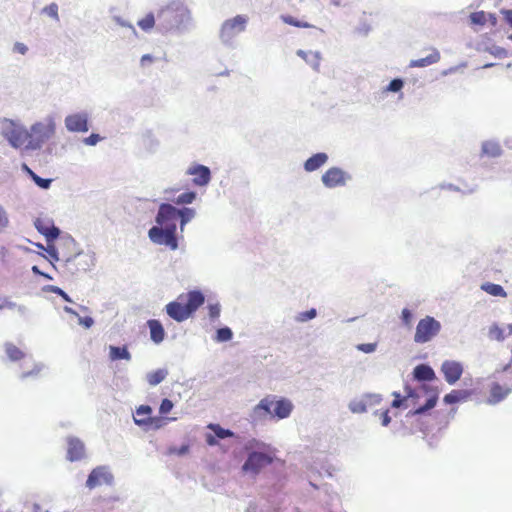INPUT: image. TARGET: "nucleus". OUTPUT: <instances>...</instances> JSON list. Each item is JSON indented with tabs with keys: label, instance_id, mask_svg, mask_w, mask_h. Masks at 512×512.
<instances>
[{
	"label": "nucleus",
	"instance_id": "nucleus-55",
	"mask_svg": "<svg viewBox=\"0 0 512 512\" xmlns=\"http://www.w3.org/2000/svg\"><path fill=\"white\" fill-rule=\"evenodd\" d=\"M377 348V343H361L356 346L358 351L363 353H373Z\"/></svg>",
	"mask_w": 512,
	"mask_h": 512
},
{
	"label": "nucleus",
	"instance_id": "nucleus-50",
	"mask_svg": "<svg viewBox=\"0 0 512 512\" xmlns=\"http://www.w3.org/2000/svg\"><path fill=\"white\" fill-rule=\"evenodd\" d=\"M136 415L134 418H146L151 417L152 414V408L149 405H140L136 408Z\"/></svg>",
	"mask_w": 512,
	"mask_h": 512
},
{
	"label": "nucleus",
	"instance_id": "nucleus-21",
	"mask_svg": "<svg viewBox=\"0 0 512 512\" xmlns=\"http://www.w3.org/2000/svg\"><path fill=\"white\" fill-rule=\"evenodd\" d=\"M147 326L150 331V339L155 344H160L165 338V330L162 323L156 319H150L147 321Z\"/></svg>",
	"mask_w": 512,
	"mask_h": 512
},
{
	"label": "nucleus",
	"instance_id": "nucleus-17",
	"mask_svg": "<svg viewBox=\"0 0 512 512\" xmlns=\"http://www.w3.org/2000/svg\"><path fill=\"white\" fill-rule=\"evenodd\" d=\"M413 379L419 383L431 382L436 379L433 368L428 364H418L414 367Z\"/></svg>",
	"mask_w": 512,
	"mask_h": 512
},
{
	"label": "nucleus",
	"instance_id": "nucleus-43",
	"mask_svg": "<svg viewBox=\"0 0 512 512\" xmlns=\"http://www.w3.org/2000/svg\"><path fill=\"white\" fill-rule=\"evenodd\" d=\"M207 309H208V316L212 322H214L215 320H217L220 317L221 305L219 302L208 303Z\"/></svg>",
	"mask_w": 512,
	"mask_h": 512
},
{
	"label": "nucleus",
	"instance_id": "nucleus-7",
	"mask_svg": "<svg viewBox=\"0 0 512 512\" xmlns=\"http://www.w3.org/2000/svg\"><path fill=\"white\" fill-rule=\"evenodd\" d=\"M94 265L95 258L93 255L81 251L65 258L64 272L71 277H79L90 271Z\"/></svg>",
	"mask_w": 512,
	"mask_h": 512
},
{
	"label": "nucleus",
	"instance_id": "nucleus-10",
	"mask_svg": "<svg viewBox=\"0 0 512 512\" xmlns=\"http://www.w3.org/2000/svg\"><path fill=\"white\" fill-rule=\"evenodd\" d=\"M352 180V175L340 167H331L321 176V182L324 187L334 189L344 187Z\"/></svg>",
	"mask_w": 512,
	"mask_h": 512
},
{
	"label": "nucleus",
	"instance_id": "nucleus-4",
	"mask_svg": "<svg viewBox=\"0 0 512 512\" xmlns=\"http://www.w3.org/2000/svg\"><path fill=\"white\" fill-rule=\"evenodd\" d=\"M293 410L292 402L287 398H280L274 401V397H265L253 408L251 418L253 421L264 419L271 415L278 419H285L290 416Z\"/></svg>",
	"mask_w": 512,
	"mask_h": 512
},
{
	"label": "nucleus",
	"instance_id": "nucleus-48",
	"mask_svg": "<svg viewBox=\"0 0 512 512\" xmlns=\"http://www.w3.org/2000/svg\"><path fill=\"white\" fill-rule=\"evenodd\" d=\"M471 23L475 25H484L486 22V14L484 11L473 12L469 16Z\"/></svg>",
	"mask_w": 512,
	"mask_h": 512
},
{
	"label": "nucleus",
	"instance_id": "nucleus-64",
	"mask_svg": "<svg viewBox=\"0 0 512 512\" xmlns=\"http://www.w3.org/2000/svg\"><path fill=\"white\" fill-rule=\"evenodd\" d=\"M412 312L408 308H404L401 312V320L405 325H409L412 320Z\"/></svg>",
	"mask_w": 512,
	"mask_h": 512
},
{
	"label": "nucleus",
	"instance_id": "nucleus-31",
	"mask_svg": "<svg viewBox=\"0 0 512 512\" xmlns=\"http://www.w3.org/2000/svg\"><path fill=\"white\" fill-rule=\"evenodd\" d=\"M48 224H50L49 228L42 232L41 235L45 237L47 244H54V241L60 237L61 230L59 227L55 226L54 222L50 219H48Z\"/></svg>",
	"mask_w": 512,
	"mask_h": 512
},
{
	"label": "nucleus",
	"instance_id": "nucleus-59",
	"mask_svg": "<svg viewBox=\"0 0 512 512\" xmlns=\"http://www.w3.org/2000/svg\"><path fill=\"white\" fill-rule=\"evenodd\" d=\"M34 226L36 228V230L42 234V232L46 231L50 224H48V220H43V219H40V218H37L35 221H34Z\"/></svg>",
	"mask_w": 512,
	"mask_h": 512
},
{
	"label": "nucleus",
	"instance_id": "nucleus-40",
	"mask_svg": "<svg viewBox=\"0 0 512 512\" xmlns=\"http://www.w3.org/2000/svg\"><path fill=\"white\" fill-rule=\"evenodd\" d=\"M281 20L285 24H288V25H291V26H294V27H299V28H310V27H312V25L309 24L308 22L300 21V20L296 19L295 17H293L291 15H281Z\"/></svg>",
	"mask_w": 512,
	"mask_h": 512
},
{
	"label": "nucleus",
	"instance_id": "nucleus-41",
	"mask_svg": "<svg viewBox=\"0 0 512 512\" xmlns=\"http://www.w3.org/2000/svg\"><path fill=\"white\" fill-rule=\"evenodd\" d=\"M44 291L54 293L60 296L65 302L73 303L71 297L60 287L54 285H47L44 288Z\"/></svg>",
	"mask_w": 512,
	"mask_h": 512
},
{
	"label": "nucleus",
	"instance_id": "nucleus-9",
	"mask_svg": "<svg viewBox=\"0 0 512 512\" xmlns=\"http://www.w3.org/2000/svg\"><path fill=\"white\" fill-rule=\"evenodd\" d=\"M441 330V324L432 316L421 319L414 334V342L423 344L432 340Z\"/></svg>",
	"mask_w": 512,
	"mask_h": 512
},
{
	"label": "nucleus",
	"instance_id": "nucleus-60",
	"mask_svg": "<svg viewBox=\"0 0 512 512\" xmlns=\"http://www.w3.org/2000/svg\"><path fill=\"white\" fill-rule=\"evenodd\" d=\"M428 382H425V383H420V386L417 388L420 392V395H431L434 391H438L437 388H434V387H431L427 384Z\"/></svg>",
	"mask_w": 512,
	"mask_h": 512
},
{
	"label": "nucleus",
	"instance_id": "nucleus-63",
	"mask_svg": "<svg viewBox=\"0 0 512 512\" xmlns=\"http://www.w3.org/2000/svg\"><path fill=\"white\" fill-rule=\"evenodd\" d=\"M60 241L67 248L74 247L76 245L75 239L71 235H69V234H66V235L62 236L60 238Z\"/></svg>",
	"mask_w": 512,
	"mask_h": 512
},
{
	"label": "nucleus",
	"instance_id": "nucleus-42",
	"mask_svg": "<svg viewBox=\"0 0 512 512\" xmlns=\"http://www.w3.org/2000/svg\"><path fill=\"white\" fill-rule=\"evenodd\" d=\"M144 144L150 151L154 152L159 146V141L152 132L148 131L144 134Z\"/></svg>",
	"mask_w": 512,
	"mask_h": 512
},
{
	"label": "nucleus",
	"instance_id": "nucleus-58",
	"mask_svg": "<svg viewBox=\"0 0 512 512\" xmlns=\"http://www.w3.org/2000/svg\"><path fill=\"white\" fill-rule=\"evenodd\" d=\"M45 251L48 253V255L53 261L60 260L58 249L54 244H47Z\"/></svg>",
	"mask_w": 512,
	"mask_h": 512
},
{
	"label": "nucleus",
	"instance_id": "nucleus-5",
	"mask_svg": "<svg viewBox=\"0 0 512 512\" xmlns=\"http://www.w3.org/2000/svg\"><path fill=\"white\" fill-rule=\"evenodd\" d=\"M55 129V121L51 117L48 118L46 122L34 123L31 125L30 130H28V143L25 149L31 151L40 150L55 134Z\"/></svg>",
	"mask_w": 512,
	"mask_h": 512
},
{
	"label": "nucleus",
	"instance_id": "nucleus-24",
	"mask_svg": "<svg viewBox=\"0 0 512 512\" xmlns=\"http://www.w3.org/2000/svg\"><path fill=\"white\" fill-rule=\"evenodd\" d=\"M176 215L177 220L180 222V229L181 231L184 230V227L196 216V210L194 208L190 207H182L177 208L176 207Z\"/></svg>",
	"mask_w": 512,
	"mask_h": 512
},
{
	"label": "nucleus",
	"instance_id": "nucleus-3",
	"mask_svg": "<svg viewBox=\"0 0 512 512\" xmlns=\"http://www.w3.org/2000/svg\"><path fill=\"white\" fill-rule=\"evenodd\" d=\"M247 454L241 470L244 474L257 476L262 469L272 464L274 454L271 447L256 439L249 440L243 447Z\"/></svg>",
	"mask_w": 512,
	"mask_h": 512
},
{
	"label": "nucleus",
	"instance_id": "nucleus-14",
	"mask_svg": "<svg viewBox=\"0 0 512 512\" xmlns=\"http://www.w3.org/2000/svg\"><path fill=\"white\" fill-rule=\"evenodd\" d=\"M182 297L181 295L177 300L171 301L165 306L167 315L178 323L184 322L192 317L191 312L188 311L185 304L179 301Z\"/></svg>",
	"mask_w": 512,
	"mask_h": 512
},
{
	"label": "nucleus",
	"instance_id": "nucleus-16",
	"mask_svg": "<svg viewBox=\"0 0 512 512\" xmlns=\"http://www.w3.org/2000/svg\"><path fill=\"white\" fill-rule=\"evenodd\" d=\"M85 455L84 443L76 437L67 439V460L70 462L80 461Z\"/></svg>",
	"mask_w": 512,
	"mask_h": 512
},
{
	"label": "nucleus",
	"instance_id": "nucleus-30",
	"mask_svg": "<svg viewBox=\"0 0 512 512\" xmlns=\"http://www.w3.org/2000/svg\"><path fill=\"white\" fill-rule=\"evenodd\" d=\"M48 224H50L49 228L42 232L41 235L45 237L47 244H54V241L60 237L61 230L59 227L55 226L54 222L50 219H48Z\"/></svg>",
	"mask_w": 512,
	"mask_h": 512
},
{
	"label": "nucleus",
	"instance_id": "nucleus-27",
	"mask_svg": "<svg viewBox=\"0 0 512 512\" xmlns=\"http://www.w3.org/2000/svg\"><path fill=\"white\" fill-rule=\"evenodd\" d=\"M109 357L112 361L117 360H130L131 354L126 346H113L109 347Z\"/></svg>",
	"mask_w": 512,
	"mask_h": 512
},
{
	"label": "nucleus",
	"instance_id": "nucleus-38",
	"mask_svg": "<svg viewBox=\"0 0 512 512\" xmlns=\"http://www.w3.org/2000/svg\"><path fill=\"white\" fill-rule=\"evenodd\" d=\"M5 352L11 361H18L24 356V353L12 343L5 344Z\"/></svg>",
	"mask_w": 512,
	"mask_h": 512
},
{
	"label": "nucleus",
	"instance_id": "nucleus-52",
	"mask_svg": "<svg viewBox=\"0 0 512 512\" xmlns=\"http://www.w3.org/2000/svg\"><path fill=\"white\" fill-rule=\"evenodd\" d=\"M491 55L499 58V59H503V58H506L508 56V52L506 49H504L503 47H500V46H492L491 48H489L487 50Z\"/></svg>",
	"mask_w": 512,
	"mask_h": 512
},
{
	"label": "nucleus",
	"instance_id": "nucleus-8",
	"mask_svg": "<svg viewBox=\"0 0 512 512\" xmlns=\"http://www.w3.org/2000/svg\"><path fill=\"white\" fill-rule=\"evenodd\" d=\"M248 21L249 17L244 14L225 20L219 32L221 42L226 46H232L235 37L246 30Z\"/></svg>",
	"mask_w": 512,
	"mask_h": 512
},
{
	"label": "nucleus",
	"instance_id": "nucleus-33",
	"mask_svg": "<svg viewBox=\"0 0 512 512\" xmlns=\"http://www.w3.org/2000/svg\"><path fill=\"white\" fill-rule=\"evenodd\" d=\"M208 428L215 434V437L218 440H223L226 438L234 437V432L230 429H225L221 427L219 424H209Z\"/></svg>",
	"mask_w": 512,
	"mask_h": 512
},
{
	"label": "nucleus",
	"instance_id": "nucleus-11",
	"mask_svg": "<svg viewBox=\"0 0 512 512\" xmlns=\"http://www.w3.org/2000/svg\"><path fill=\"white\" fill-rule=\"evenodd\" d=\"M90 115L86 111L69 114L64 119L66 129L72 133H86L90 129Z\"/></svg>",
	"mask_w": 512,
	"mask_h": 512
},
{
	"label": "nucleus",
	"instance_id": "nucleus-26",
	"mask_svg": "<svg viewBox=\"0 0 512 512\" xmlns=\"http://www.w3.org/2000/svg\"><path fill=\"white\" fill-rule=\"evenodd\" d=\"M440 60V53L437 50H434L430 55L411 60L409 66L410 67H427L429 65L435 64Z\"/></svg>",
	"mask_w": 512,
	"mask_h": 512
},
{
	"label": "nucleus",
	"instance_id": "nucleus-45",
	"mask_svg": "<svg viewBox=\"0 0 512 512\" xmlns=\"http://www.w3.org/2000/svg\"><path fill=\"white\" fill-rule=\"evenodd\" d=\"M488 335L491 339H495L497 341L504 340V331L497 324H493L490 326Z\"/></svg>",
	"mask_w": 512,
	"mask_h": 512
},
{
	"label": "nucleus",
	"instance_id": "nucleus-62",
	"mask_svg": "<svg viewBox=\"0 0 512 512\" xmlns=\"http://www.w3.org/2000/svg\"><path fill=\"white\" fill-rule=\"evenodd\" d=\"M41 368H42L41 365L36 364L35 367L32 370L27 371V372H23L20 375V378L22 380H24V379H27L28 377L36 376L40 372Z\"/></svg>",
	"mask_w": 512,
	"mask_h": 512
},
{
	"label": "nucleus",
	"instance_id": "nucleus-12",
	"mask_svg": "<svg viewBox=\"0 0 512 512\" xmlns=\"http://www.w3.org/2000/svg\"><path fill=\"white\" fill-rule=\"evenodd\" d=\"M114 481V476L110 472L108 466H97L94 468L88 475L86 480V487L90 490L102 485L106 484L111 486Z\"/></svg>",
	"mask_w": 512,
	"mask_h": 512
},
{
	"label": "nucleus",
	"instance_id": "nucleus-19",
	"mask_svg": "<svg viewBox=\"0 0 512 512\" xmlns=\"http://www.w3.org/2000/svg\"><path fill=\"white\" fill-rule=\"evenodd\" d=\"M329 157L325 152H318L310 156L303 164L306 172H314L325 165Z\"/></svg>",
	"mask_w": 512,
	"mask_h": 512
},
{
	"label": "nucleus",
	"instance_id": "nucleus-2",
	"mask_svg": "<svg viewBox=\"0 0 512 512\" xmlns=\"http://www.w3.org/2000/svg\"><path fill=\"white\" fill-rule=\"evenodd\" d=\"M193 27L191 12L179 0H173L157 13V30L163 34H184Z\"/></svg>",
	"mask_w": 512,
	"mask_h": 512
},
{
	"label": "nucleus",
	"instance_id": "nucleus-28",
	"mask_svg": "<svg viewBox=\"0 0 512 512\" xmlns=\"http://www.w3.org/2000/svg\"><path fill=\"white\" fill-rule=\"evenodd\" d=\"M296 54L303 58L314 70H318L320 66V53L312 51L298 50Z\"/></svg>",
	"mask_w": 512,
	"mask_h": 512
},
{
	"label": "nucleus",
	"instance_id": "nucleus-18",
	"mask_svg": "<svg viewBox=\"0 0 512 512\" xmlns=\"http://www.w3.org/2000/svg\"><path fill=\"white\" fill-rule=\"evenodd\" d=\"M185 306L191 315L201 307L205 302V296L200 290H191L186 294Z\"/></svg>",
	"mask_w": 512,
	"mask_h": 512
},
{
	"label": "nucleus",
	"instance_id": "nucleus-53",
	"mask_svg": "<svg viewBox=\"0 0 512 512\" xmlns=\"http://www.w3.org/2000/svg\"><path fill=\"white\" fill-rule=\"evenodd\" d=\"M362 397L368 401V406L379 404L382 401V396L376 393H366Z\"/></svg>",
	"mask_w": 512,
	"mask_h": 512
},
{
	"label": "nucleus",
	"instance_id": "nucleus-46",
	"mask_svg": "<svg viewBox=\"0 0 512 512\" xmlns=\"http://www.w3.org/2000/svg\"><path fill=\"white\" fill-rule=\"evenodd\" d=\"M43 14L51 17L55 21H59V14H58V5L56 3H51L47 6H45L42 11Z\"/></svg>",
	"mask_w": 512,
	"mask_h": 512
},
{
	"label": "nucleus",
	"instance_id": "nucleus-39",
	"mask_svg": "<svg viewBox=\"0 0 512 512\" xmlns=\"http://www.w3.org/2000/svg\"><path fill=\"white\" fill-rule=\"evenodd\" d=\"M405 85V81L402 78H394L392 79L389 84L384 88V92H392V93H399L403 89Z\"/></svg>",
	"mask_w": 512,
	"mask_h": 512
},
{
	"label": "nucleus",
	"instance_id": "nucleus-37",
	"mask_svg": "<svg viewBox=\"0 0 512 512\" xmlns=\"http://www.w3.org/2000/svg\"><path fill=\"white\" fill-rule=\"evenodd\" d=\"M348 407L352 413H365L367 411L368 401L364 400L363 397L354 399L350 401Z\"/></svg>",
	"mask_w": 512,
	"mask_h": 512
},
{
	"label": "nucleus",
	"instance_id": "nucleus-1",
	"mask_svg": "<svg viewBox=\"0 0 512 512\" xmlns=\"http://www.w3.org/2000/svg\"><path fill=\"white\" fill-rule=\"evenodd\" d=\"M176 206L161 203L155 216L156 225L148 231L149 239L158 245H165L171 250L178 248Z\"/></svg>",
	"mask_w": 512,
	"mask_h": 512
},
{
	"label": "nucleus",
	"instance_id": "nucleus-32",
	"mask_svg": "<svg viewBox=\"0 0 512 512\" xmlns=\"http://www.w3.org/2000/svg\"><path fill=\"white\" fill-rule=\"evenodd\" d=\"M168 375V371L166 369H157L153 372H149L146 375V379L151 386H156L160 384Z\"/></svg>",
	"mask_w": 512,
	"mask_h": 512
},
{
	"label": "nucleus",
	"instance_id": "nucleus-49",
	"mask_svg": "<svg viewBox=\"0 0 512 512\" xmlns=\"http://www.w3.org/2000/svg\"><path fill=\"white\" fill-rule=\"evenodd\" d=\"M32 181L41 189L47 190L50 188L52 179L42 178L39 175H34Z\"/></svg>",
	"mask_w": 512,
	"mask_h": 512
},
{
	"label": "nucleus",
	"instance_id": "nucleus-29",
	"mask_svg": "<svg viewBox=\"0 0 512 512\" xmlns=\"http://www.w3.org/2000/svg\"><path fill=\"white\" fill-rule=\"evenodd\" d=\"M480 288L484 292L488 293L489 295L495 296V297H506L507 296L506 291L499 284L485 282L481 285Z\"/></svg>",
	"mask_w": 512,
	"mask_h": 512
},
{
	"label": "nucleus",
	"instance_id": "nucleus-13",
	"mask_svg": "<svg viewBox=\"0 0 512 512\" xmlns=\"http://www.w3.org/2000/svg\"><path fill=\"white\" fill-rule=\"evenodd\" d=\"M186 174L193 176L192 183L198 187H206L212 179L210 168L199 163L192 164L186 170Z\"/></svg>",
	"mask_w": 512,
	"mask_h": 512
},
{
	"label": "nucleus",
	"instance_id": "nucleus-44",
	"mask_svg": "<svg viewBox=\"0 0 512 512\" xmlns=\"http://www.w3.org/2000/svg\"><path fill=\"white\" fill-rule=\"evenodd\" d=\"M316 316H317V310L315 308H311L307 311L298 313L295 320L297 322H307L309 320L314 319Z\"/></svg>",
	"mask_w": 512,
	"mask_h": 512
},
{
	"label": "nucleus",
	"instance_id": "nucleus-22",
	"mask_svg": "<svg viewBox=\"0 0 512 512\" xmlns=\"http://www.w3.org/2000/svg\"><path fill=\"white\" fill-rule=\"evenodd\" d=\"M503 154V150L499 141L497 140H486L481 145V155L488 156L490 158H498Z\"/></svg>",
	"mask_w": 512,
	"mask_h": 512
},
{
	"label": "nucleus",
	"instance_id": "nucleus-25",
	"mask_svg": "<svg viewBox=\"0 0 512 512\" xmlns=\"http://www.w3.org/2000/svg\"><path fill=\"white\" fill-rule=\"evenodd\" d=\"M469 396L470 392L468 390H452L444 396L443 401L446 405H452L466 400Z\"/></svg>",
	"mask_w": 512,
	"mask_h": 512
},
{
	"label": "nucleus",
	"instance_id": "nucleus-36",
	"mask_svg": "<svg viewBox=\"0 0 512 512\" xmlns=\"http://www.w3.org/2000/svg\"><path fill=\"white\" fill-rule=\"evenodd\" d=\"M197 198V192L189 190L179 194L175 199L176 205H187L192 204Z\"/></svg>",
	"mask_w": 512,
	"mask_h": 512
},
{
	"label": "nucleus",
	"instance_id": "nucleus-20",
	"mask_svg": "<svg viewBox=\"0 0 512 512\" xmlns=\"http://www.w3.org/2000/svg\"><path fill=\"white\" fill-rule=\"evenodd\" d=\"M134 423L139 427L150 426L153 429H160L168 421H176V417H146V418H133Z\"/></svg>",
	"mask_w": 512,
	"mask_h": 512
},
{
	"label": "nucleus",
	"instance_id": "nucleus-35",
	"mask_svg": "<svg viewBox=\"0 0 512 512\" xmlns=\"http://www.w3.org/2000/svg\"><path fill=\"white\" fill-rule=\"evenodd\" d=\"M233 338V331L228 326L220 327L216 330L214 340L218 343L228 342Z\"/></svg>",
	"mask_w": 512,
	"mask_h": 512
},
{
	"label": "nucleus",
	"instance_id": "nucleus-23",
	"mask_svg": "<svg viewBox=\"0 0 512 512\" xmlns=\"http://www.w3.org/2000/svg\"><path fill=\"white\" fill-rule=\"evenodd\" d=\"M511 392L510 388L504 389L499 383H493L490 390L488 403L497 404L504 400Z\"/></svg>",
	"mask_w": 512,
	"mask_h": 512
},
{
	"label": "nucleus",
	"instance_id": "nucleus-34",
	"mask_svg": "<svg viewBox=\"0 0 512 512\" xmlns=\"http://www.w3.org/2000/svg\"><path fill=\"white\" fill-rule=\"evenodd\" d=\"M137 25L145 32L150 31L154 26L157 27V15L152 12L148 13L144 18L137 22Z\"/></svg>",
	"mask_w": 512,
	"mask_h": 512
},
{
	"label": "nucleus",
	"instance_id": "nucleus-6",
	"mask_svg": "<svg viewBox=\"0 0 512 512\" xmlns=\"http://www.w3.org/2000/svg\"><path fill=\"white\" fill-rule=\"evenodd\" d=\"M0 134L14 148L19 149L28 140V130L19 121L0 118Z\"/></svg>",
	"mask_w": 512,
	"mask_h": 512
},
{
	"label": "nucleus",
	"instance_id": "nucleus-51",
	"mask_svg": "<svg viewBox=\"0 0 512 512\" xmlns=\"http://www.w3.org/2000/svg\"><path fill=\"white\" fill-rule=\"evenodd\" d=\"M173 407H174V404L170 399H168V398L162 399L160 406H159L160 415L168 414L173 409Z\"/></svg>",
	"mask_w": 512,
	"mask_h": 512
},
{
	"label": "nucleus",
	"instance_id": "nucleus-47",
	"mask_svg": "<svg viewBox=\"0 0 512 512\" xmlns=\"http://www.w3.org/2000/svg\"><path fill=\"white\" fill-rule=\"evenodd\" d=\"M392 395H393L394 399L391 403V407H393V408L406 407L405 404L408 401L406 395L402 396L399 392H396V391L393 392Z\"/></svg>",
	"mask_w": 512,
	"mask_h": 512
},
{
	"label": "nucleus",
	"instance_id": "nucleus-61",
	"mask_svg": "<svg viewBox=\"0 0 512 512\" xmlns=\"http://www.w3.org/2000/svg\"><path fill=\"white\" fill-rule=\"evenodd\" d=\"M78 323L85 327L86 329H89L94 324V319L90 316L81 317L78 315Z\"/></svg>",
	"mask_w": 512,
	"mask_h": 512
},
{
	"label": "nucleus",
	"instance_id": "nucleus-54",
	"mask_svg": "<svg viewBox=\"0 0 512 512\" xmlns=\"http://www.w3.org/2000/svg\"><path fill=\"white\" fill-rule=\"evenodd\" d=\"M102 140V137L97 133H91L88 137L83 138L82 142L88 146H95Z\"/></svg>",
	"mask_w": 512,
	"mask_h": 512
},
{
	"label": "nucleus",
	"instance_id": "nucleus-57",
	"mask_svg": "<svg viewBox=\"0 0 512 512\" xmlns=\"http://www.w3.org/2000/svg\"><path fill=\"white\" fill-rule=\"evenodd\" d=\"M438 395H439V392L438 391H434L431 395L428 396V398L426 399V402L424 403V405L429 409H433L436 404H437V401H438Z\"/></svg>",
	"mask_w": 512,
	"mask_h": 512
},
{
	"label": "nucleus",
	"instance_id": "nucleus-15",
	"mask_svg": "<svg viewBox=\"0 0 512 512\" xmlns=\"http://www.w3.org/2000/svg\"><path fill=\"white\" fill-rule=\"evenodd\" d=\"M441 372L443 373L446 382L453 385L461 378L463 366L458 361L445 360L441 365Z\"/></svg>",
	"mask_w": 512,
	"mask_h": 512
},
{
	"label": "nucleus",
	"instance_id": "nucleus-56",
	"mask_svg": "<svg viewBox=\"0 0 512 512\" xmlns=\"http://www.w3.org/2000/svg\"><path fill=\"white\" fill-rule=\"evenodd\" d=\"M404 390H405V392H406L407 400H408V399H413V400L417 401V400L421 397L420 392H419V390H418V389H414V388H412V387H410V386L406 385V386H405V388H404ZM415 403H416V402H414V404H415Z\"/></svg>",
	"mask_w": 512,
	"mask_h": 512
}]
</instances>
